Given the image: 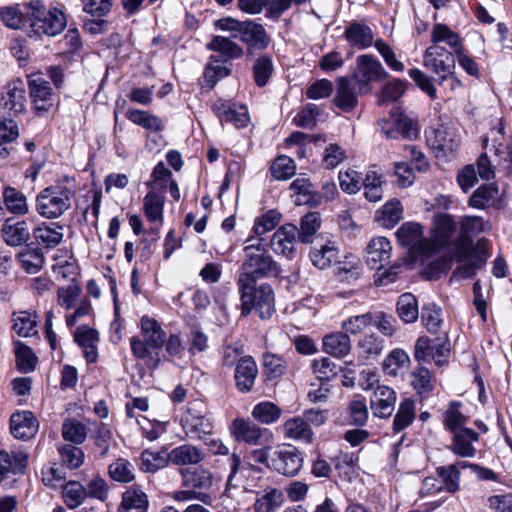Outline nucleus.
Here are the masks:
<instances>
[{
  "label": "nucleus",
  "instance_id": "f257e3e1",
  "mask_svg": "<svg viewBox=\"0 0 512 512\" xmlns=\"http://www.w3.org/2000/svg\"><path fill=\"white\" fill-rule=\"evenodd\" d=\"M396 237L400 245L408 247L413 257L426 266L425 274L429 279H436L451 268V257H434L435 247L430 239L423 237L422 226L419 223H403L396 231Z\"/></svg>",
  "mask_w": 512,
  "mask_h": 512
},
{
  "label": "nucleus",
  "instance_id": "f03ea898",
  "mask_svg": "<svg viewBox=\"0 0 512 512\" xmlns=\"http://www.w3.org/2000/svg\"><path fill=\"white\" fill-rule=\"evenodd\" d=\"M76 192L75 178L63 176L38 193L35 209L45 219H58L71 208Z\"/></svg>",
  "mask_w": 512,
  "mask_h": 512
},
{
  "label": "nucleus",
  "instance_id": "7ed1b4c3",
  "mask_svg": "<svg viewBox=\"0 0 512 512\" xmlns=\"http://www.w3.org/2000/svg\"><path fill=\"white\" fill-rule=\"evenodd\" d=\"M243 251L245 259L240 267V281H257L267 276H278L280 268L266 250L262 238L249 237Z\"/></svg>",
  "mask_w": 512,
  "mask_h": 512
},
{
  "label": "nucleus",
  "instance_id": "20e7f679",
  "mask_svg": "<svg viewBox=\"0 0 512 512\" xmlns=\"http://www.w3.org/2000/svg\"><path fill=\"white\" fill-rule=\"evenodd\" d=\"M26 7L30 22L27 33L29 38L40 39L44 35L56 36L64 30L66 17L61 10L57 8L47 10L41 0H31Z\"/></svg>",
  "mask_w": 512,
  "mask_h": 512
},
{
  "label": "nucleus",
  "instance_id": "39448f33",
  "mask_svg": "<svg viewBox=\"0 0 512 512\" xmlns=\"http://www.w3.org/2000/svg\"><path fill=\"white\" fill-rule=\"evenodd\" d=\"M257 281H240L237 285L240 293L241 314L248 316L255 310L259 317L269 318L275 311L274 292L269 284L256 286Z\"/></svg>",
  "mask_w": 512,
  "mask_h": 512
},
{
  "label": "nucleus",
  "instance_id": "423d86ee",
  "mask_svg": "<svg viewBox=\"0 0 512 512\" xmlns=\"http://www.w3.org/2000/svg\"><path fill=\"white\" fill-rule=\"evenodd\" d=\"M179 424L190 440H206L214 431L207 404L196 399L187 404L179 416Z\"/></svg>",
  "mask_w": 512,
  "mask_h": 512
},
{
  "label": "nucleus",
  "instance_id": "0eeeda50",
  "mask_svg": "<svg viewBox=\"0 0 512 512\" xmlns=\"http://www.w3.org/2000/svg\"><path fill=\"white\" fill-rule=\"evenodd\" d=\"M391 253L392 245L386 237H374L367 244L365 261L371 269L378 271L375 280L378 285H388L396 280V272H380L389 263Z\"/></svg>",
  "mask_w": 512,
  "mask_h": 512
},
{
  "label": "nucleus",
  "instance_id": "6e6552de",
  "mask_svg": "<svg viewBox=\"0 0 512 512\" xmlns=\"http://www.w3.org/2000/svg\"><path fill=\"white\" fill-rule=\"evenodd\" d=\"M379 127L388 139L414 140L419 135L417 121L403 113L398 107L392 109L388 119L379 121Z\"/></svg>",
  "mask_w": 512,
  "mask_h": 512
},
{
  "label": "nucleus",
  "instance_id": "1a4fd4ad",
  "mask_svg": "<svg viewBox=\"0 0 512 512\" xmlns=\"http://www.w3.org/2000/svg\"><path fill=\"white\" fill-rule=\"evenodd\" d=\"M229 432L237 442L252 446L267 445L273 442L271 430L242 417H237L229 425Z\"/></svg>",
  "mask_w": 512,
  "mask_h": 512
},
{
  "label": "nucleus",
  "instance_id": "9d476101",
  "mask_svg": "<svg viewBox=\"0 0 512 512\" xmlns=\"http://www.w3.org/2000/svg\"><path fill=\"white\" fill-rule=\"evenodd\" d=\"M358 84V92H369L370 84L388 77L380 61L368 54L360 55L356 59V68L350 76Z\"/></svg>",
  "mask_w": 512,
  "mask_h": 512
},
{
  "label": "nucleus",
  "instance_id": "9b49d317",
  "mask_svg": "<svg viewBox=\"0 0 512 512\" xmlns=\"http://www.w3.org/2000/svg\"><path fill=\"white\" fill-rule=\"evenodd\" d=\"M28 89L33 109L37 115H43L53 107L55 94L42 73H33L28 76Z\"/></svg>",
  "mask_w": 512,
  "mask_h": 512
},
{
  "label": "nucleus",
  "instance_id": "f8f14e48",
  "mask_svg": "<svg viewBox=\"0 0 512 512\" xmlns=\"http://www.w3.org/2000/svg\"><path fill=\"white\" fill-rule=\"evenodd\" d=\"M303 465V457L297 447L291 444H280L272 451L270 468L276 472L293 477L299 473Z\"/></svg>",
  "mask_w": 512,
  "mask_h": 512
},
{
  "label": "nucleus",
  "instance_id": "ddd939ff",
  "mask_svg": "<svg viewBox=\"0 0 512 512\" xmlns=\"http://www.w3.org/2000/svg\"><path fill=\"white\" fill-rule=\"evenodd\" d=\"M423 65L440 78L455 70V58L445 48L439 45H431L424 52Z\"/></svg>",
  "mask_w": 512,
  "mask_h": 512
},
{
  "label": "nucleus",
  "instance_id": "4468645a",
  "mask_svg": "<svg viewBox=\"0 0 512 512\" xmlns=\"http://www.w3.org/2000/svg\"><path fill=\"white\" fill-rule=\"evenodd\" d=\"M490 226L479 216H464L460 220V235L453 247L466 255L473 248L472 238L489 230Z\"/></svg>",
  "mask_w": 512,
  "mask_h": 512
},
{
  "label": "nucleus",
  "instance_id": "2eb2a0df",
  "mask_svg": "<svg viewBox=\"0 0 512 512\" xmlns=\"http://www.w3.org/2000/svg\"><path fill=\"white\" fill-rule=\"evenodd\" d=\"M298 241V228L296 225L287 223L280 226L272 235L270 246L274 253L292 259L296 253Z\"/></svg>",
  "mask_w": 512,
  "mask_h": 512
},
{
  "label": "nucleus",
  "instance_id": "dca6fc26",
  "mask_svg": "<svg viewBox=\"0 0 512 512\" xmlns=\"http://www.w3.org/2000/svg\"><path fill=\"white\" fill-rule=\"evenodd\" d=\"M427 142L437 151V157L448 156L459 148L460 137L454 129L441 125L427 134Z\"/></svg>",
  "mask_w": 512,
  "mask_h": 512
},
{
  "label": "nucleus",
  "instance_id": "f3484780",
  "mask_svg": "<svg viewBox=\"0 0 512 512\" xmlns=\"http://www.w3.org/2000/svg\"><path fill=\"white\" fill-rule=\"evenodd\" d=\"M212 110L221 124L231 123L236 128L245 127L249 122L248 110L243 105H237L223 99H218L212 105Z\"/></svg>",
  "mask_w": 512,
  "mask_h": 512
},
{
  "label": "nucleus",
  "instance_id": "a211bd4d",
  "mask_svg": "<svg viewBox=\"0 0 512 512\" xmlns=\"http://www.w3.org/2000/svg\"><path fill=\"white\" fill-rule=\"evenodd\" d=\"M2 104L5 109L20 114L26 111V89L24 82L17 78L8 82L2 92Z\"/></svg>",
  "mask_w": 512,
  "mask_h": 512
},
{
  "label": "nucleus",
  "instance_id": "6ab92c4d",
  "mask_svg": "<svg viewBox=\"0 0 512 512\" xmlns=\"http://www.w3.org/2000/svg\"><path fill=\"white\" fill-rule=\"evenodd\" d=\"M164 205L165 197L163 194L149 190L143 198V212L146 219L156 225L150 232L156 236L159 235V227L164 223Z\"/></svg>",
  "mask_w": 512,
  "mask_h": 512
},
{
  "label": "nucleus",
  "instance_id": "aec40b11",
  "mask_svg": "<svg viewBox=\"0 0 512 512\" xmlns=\"http://www.w3.org/2000/svg\"><path fill=\"white\" fill-rule=\"evenodd\" d=\"M396 400V392L391 387L377 385L370 398L373 415L379 418L389 417L394 411Z\"/></svg>",
  "mask_w": 512,
  "mask_h": 512
},
{
  "label": "nucleus",
  "instance_id": "412c9836",
  "mask_svg": "<svg viewBox=\"0 0 512 512\" xmlns=\"http://www.w3.org/2000/svg\"><path fill=\"white\" fill-rule=\"evenodd\" d=\"M358 84L351 77H341L337 80L335 105L345 112L353 110L358 103Z\"/></svg>",
  "mask_w": 512,
  "mask_h": 512
},
{
  "label": "nucleus",
  "instance_id": "4be33fe9",
  "mask_svg": "<svg viewBox=\"0 0 512 512\" xmlns=\"http://www.w3.org/2000/svg\"><path fill=\"white\" fill-rule=\"evenodd\" d=\"M344 37L351 48L363 50L375 44L374 33L365 23L353 21L344 31Z\"/></svg>",
  "mask_w": 512,
  "mask_h": 512
},
{
  "label": "nucleus",
  "instance_id": "5701e85b",
  "mask_svg": "<svg viewBox=\"0 0 512 512\" xmlns=\"http://www.w3.org/2000/svg\"><path fill=\"white\" fill-rule=\"evenodd\" d=\"M258 368L251 356L241 357L235 367V381L237 389L242 393L250 392L254 386Z\"/></svg>",
  "mask_w": 512,
  "mask_h": 512
},
{
  "label": "nucleus",
  "instance_id": "b1692460",
  "mask_svg": "<svg viewBox=\"0 0 512 512\" xmlns=\"http://www.w3.org/2000/svg\"><path fill=\"white\" fill-rule=\"evenodd\" d=\"M10 430L15 438L26 440L37 433L38 422L30 411L15 412L10 418Z\"/></svg>",
  "mask_w": 512,
  "mask_h": 512
},
{
  "label": "nucleus",
  "instance_id": "393cba45",
  "mask_svg": "<svg viewBox=\"0 0 512 512\" xmlns=\"http://www.w3.org/2000/svg\"><path fill=\"white\" fill-rule=\"evenodd\" d=\"M449 449L457 456L472 458L476 455L477 449L474 443L478 441L479 435L472 429L459 430L452 433Z\"/></svg>",
  "mask_w": 512,
  "mask_h": 512
},
{
  "label": "nucleus",
  "instance_id": "a878e982",
  "mask_svg": "<svg viewBox=\"0 0 512 512\" xmlns=\"http://www.w3.org/2000/svg\"><path fill=\"white\" fill-rule=\"evenodd\" d=\"M64 228L55 222H42L33 229V237L36 242L46 249L58 246L64 238Z\"/></svg>",
  "mask_w": 512,
  "mask_h": 512
},
{
  "label": "nucleus",
  "instance_id": "bb28decb",
  "mask_svg": "<svg viewBox=\"0 0 512 512\" xmlns=\"http://www.w3.org/2000/svg\"><path fill=\"white\" fill-rule=\"evenodd\" d=\"M1 235L4 242L11 247L21 246L30 239L27 222L15 218H8L3 223Z\"/></svg>",
  "mask_w": 512,
  "mask_h": 512
},
{
  "label": "nucleus",
  "instance_id": "cd10ccee",
  "mask_svg": "<svg viewBox=\"0 0 512 512\" xmlns=\"http://www.w3.org/2000/svg\"><path fill=\"white\" fill-rule=\"evenodd\" d=\"M281 431L285 438L304 443H311L313 441L314 433L303 418V416H294L286 419L282 426Z\"/></svg>",
  "mask_w": 512,
  "mask_h": 512
},
{
  "label": "nucleus",
  "instance_id": "c85d7f7f",
  "mask_svg": "<svg viewBox=\"0 0 512 512\" xmlns=\"http://www.w3.org/2000/svg\"><path fill=\"white\" fill-rule=\"evenodd\" d=\"M452 253L455 260L460 263L453 273L454 277L470 278L485 262V259L476 253L473 248L466 255H462L460 249L453 247Z\"/></svg>",
  "mask_w": 512,
  "mask_h": 512
},
{
  "label": "nucleus",
  "instance_id": "c756f323",
  "mask_svg": "<svg viewBox=\"0 0 512 512\" xmlns=\"http://www.w3.org/2000/svg\"><path fill=\"white\" fill-rule=\"evenodd\" d=\"M290 189L296 205L317 206L321 202V197L317 194L314 185L305 177H297L290 184Z\"/></svg>",
  "mask_w": 512,
  "mask_h": 512
},
{
  "label": "nucleus",
  "instance_id": "7c9ffc66",
  "mask_svg": "<svg viewBox=\"0 0 512 512\" xmlns=\"http://www.w3.org/2000/svg\"><path fill=\"white\" fill-rule=\"evenodd\" d=\"M75 342L83 349L86 360L93 363L97 360V343L99 341V334L97 330L82 325L74 331Z\"/></svg>",
  "mask_w": 512,
  "mask_h": 512
},
{
  "label": "nucleus",
  "instance_id": "2f4dec72",
  "mask_svg": "<svg viewBox=\"0 0 512 512\" xmlns=\"http://www.w3.org/2000/svg\"><path fill=\"white\" fill-rule=\"evenodd\" d=\"M239 38L249 49L263 50L268 46L269 42L264 27L252 21L243 22Z\"/></svg>",
  "mask_w": 512,
  "mask_h": 512
},
{
  "label": "nucleus",
  "instance_id": "473e14b6",
  "mask_svg": "<svg viewBox=\"0 0 512 512\" xmlns=\"http://www.w3.org/2000/svg\"><path fill=\"white\" fill-rule=\"evenodd\" d=\"M338 249L334 242H317L309 252L312 264L318 269H326L337 260Z\"/></svg>",
  "mask_w": 512,
  "mask_h": 512
},
{
  "label": "nucleus",
  "instance_id": "72a5a7b5",
  "mask_svg": "<svg viewBox=\"0 0 512 512\" xmlns=\"http://www.w3.org/2000/svg\"><path fill=\"white\" fill-rule=\"evenodd\" d=\"M385 341L375 333L365 334L357 344L358 357L365 361L376 360L383 352Z\"/></svg>",
  "mask_w": 512,
  "mask_h": 512
},
{
  "label": "nucleus",
  "instance_id": "f704fd0d",
  "mask_svg": "<svg viewBox=\"0 0 512 512\" xmlns=\"http://www.w3.org/2000/svg\"><path fill=\"white\" fill-rule=\"evenodd\" d=\"M203 459L202 450L192 444H183L170 451V462L178 466L196 465Z\"/></svg>",
  "mask_w": 512,
  "mask_h": 512
},
{
  "label": "nucleus",
  "instance_id": "c9c22d12",
  "mask_svg": "<svg viewBox=\"0 0 512 512\" xmlns=\"http://www.w3.org/2000/svg\"><path fill=\"white\" fill-rule=\"evenodd\" d=\"M455 224L452 217L448 214H438L434 220V236L432 244L435 247V252L439 247L445 246L449 243Z\"/></svg>",
  "mask_w": 512,
  "mask_h": 512
},
{
  "label": "nucleus",
  "instance_id": "e433bc0d",
  "mask_svg": "<svg viewBox=\"0 0 512 512\" xmlns=\"http://www.w3.org/2000/svg\"><path fill=\"white\" fill-rule=\"evenodd\" d=\"M499 200V189L495 184H484L478 187L470 196L468 204L475 209L494 206Z\"/></svg>",
  "mask_w": 512,
  "mask_h": 512
},
{
  "label": "nucleus",
  "instance_id": "4c0bfd02",
  "mask_svg": "<svg viewBox=\"0 0 512 512\" xmlns=\"http://www.w3.org/2000/svg\"><path fill=\"white\" fill-rule=\"evenodd\" d=\"M141 332L144 340L151 349H160L165 343L166 333L160 324L153 318L144 316L141 318Z\"/></svg>",
  "mask_w": 512,
  "mask_h": 512
},
{
  "label": "nucleus",
  "instance_id": "58836bf2",
  "mask_svg": "<svg viewBox=\"0 0 512 512\" xmlns=\"http://www.w3.org/2000/svg\"><path fill=\"white\" fill-rule=\"evenodd\" d=\"M323 350L337 358L345 357L351 350L348 334L342 332L331 333L323 338Z\"/></svg>",
  "mask_w": 512,
  "mask_h": 512
},
{
  "label": "nucleus",
  "instance_id": "ea45409f",
  "mask_svg": "<svg viewBox=\"0 0 512 512\" xmlns=\"http://www.w3.org/2000/svg\"><path fill=\"white\" fill-rule=\"evenodd\" d=\"M403 217V207L398 200H391L376 212L375 220L385 228H393Z\"/></svg>",
  "mask_w": 512,
  "mask_h": 512
},
{
  "label": "nucleus",
  "instance_id": "a19ab883",
  "mask_svg": "<svg viewBox=\"0 0 512 512\" xmlns=\"http://www.w3.org/2000/svg\"><path fill=\"white\" fill-rule=\"evenodd\" d=\"M13 331L20 337L37 334V315L28 311L14 312L12 315Z\"/></svg>",
  "mask_w": 512,
  "mask_h": 512
},
{
  "label": "nucleus",
  "instance_id": "79ce46f5",
  "mask_svg": "<svg viewBox=\"0 0 512 512\" xmlns=\"http://www.w3.org/2000/svg\"><path fill=\"white\" fill-rule=\"evenodd\" d=\"M431 42L432 45L445 43L454 51V53L463 48L459 34L442 23H436L433 26L431 30Z\"/></svg>",
  "mask_w": 512,
  "mask_h": 512
},
{
  "label": "nucleus",
  "instance_id": "37998d69",
  "mask_svg": "<svg viewBox=\"0 0 512 512\" xmlns=\"http://www.w3.org/2000/svg\"><path fill=\"white\" fill-rule=\"evenodd\" d=\"M27 459L28 456L23 451L13 452L10 455L6 451L0 450V482L9 472L14 474L21 472L26 467Z\"/></svg>",
  "mask_w": 512,
  "mask_h": 512
},
{
  "label": "nucleus",
  "instance_id": "c03bdc74",
  "mask_svg": "<svg viewBox=\"0 0 512 512\" xmlns=\"http://www.w3.org/2000/svg\"><path fill=\"white\" fill-rule=\"evenodd\" d=\"M206 47L210 51L220 53L226 60L238 59L243 55V49L237 43L220 35L214 36Z\"/></svg>",
  "mask_w": 512,
  "mask_h": 512
},
{
  "label": "nucleus",
  "instance_id": "a18cd8bd",
  "mask_svg": "<svg viewBox=\"0 0 512 512\" xmlns=\"http://www.w3.org/2000/svg\"><path fill=\"white\" fill-rule=\"evenodd\" d=\"M283 501V493L276 488H270L257 494L253 508L255 512H274L283 504Z\"/></svg>",
  "mask_w": 512,
  "mask_h": 512
},
{
  "label": "nucleus",
  "instance_id": "49530a36",
  "mask_svg": "<svg viewBox=\"0 0 512 512\" xmlns=\"http://www.w3.org/2000/svg\"><path fill=\"white\" fill-rule=\"evenodd\" d=\"M282 414V410L275 403L262 401L257 403L251 412L253 419L264 425H271L277 422Z\"/></svg>",
  "mask_w": 512,
  "mask_h": 512
},
{
  "label": "nucleus",
  "instance_id": "de8ad7c7",
  "mask_svg": "<svg viewBox=\"0 0 512 512\" xmlns=\"http://www.w3.org/2000/svg\"><path fill=\"white\" fill-rule=\"evenodd\" d=\"M125 115L132 123L139 125L144 129L159 132L164 128L163 121L159 117L146 111L128 109Z\"/></svg>",
  "mask_w": 512,
  "mask_h": 512
},
{
  "label": "nucleus",
  "instance_id": "09e8293b",
  "mask_svg": "<svg viewBox=\"0 0 512 512\" xmlns=\"http://www.w3.org/2000/svg\"><path fill=\"white\" fill-rule=\"evenodd\" d=\"M415 419V402L410 398L403 399L393 421V431L399 433L412 424Z\"/></svg>",
  "mask_w": 512,
  "mask_h": 512
},
{
  "label": "nucleus",
  "instance_id": "8fccbe9b",
  "mask_svg": "<svg viewBox=\"0 0 512 512\" xmlns=\"http://www.w3.org/2000/svg\"><path fill=\"white\" fill-rule=\"evenodd\" d=\"M168 462H170V452L165 449L159 451L146 449L141 453L142 469L146 472H155L164 468Z\"/></svg>",
  "mask_w": 512,
  "mask_h": 512
},
{
  "label": "nucleus",
  "instance_id": "3c124183",
  "mask_svg": "<svg viewBox=\"0 0 512 512\" xmlns=\"http://www.w3.org/2000/svg\"><path fill=\"white\" fill-rule=\"evenodd\" d=\"M397 313L405 323H413L419 315L417 299L410 293L402 294L397 301Z\"/></svg>",
  "mask_w": 512,
  "mask_h": 512
},
{
  "label": "nucleus",
  "instance_id": "603ef678",
  "mask_svg": "<svg viewBox=\"0 0 512 512\" xmlns=\"http://www.w3.org/2000/svg\"><path fill=\"white\" fill-rule=\"evenodd\" d=\"M460 406L459 402H451L443 415L444 426L451 433L466 429L463 425L467 422L468 417L460 411Z\"/></svg>",
  "mask_w": 512,
  "mask_h": 512
},
{
  "label": "nucleus",
  "instance_id": "864d4df0",
  "mask_svg": "<svg viewBox=\"0 0 512 512\" xmlns=\"http://www.w3.org/2000/svg\"><path fill=\"white\" fill-rule=\"evenodd\" d=\"M62 496L70 509L79 507L87 497L86 488L77 481H70L63 485Z\"/></svg>",
  "mask_w": 512,
  "mask_h": 512
},
{
  "label": "nucleus",
  "instance_id": "5fc2aeb1",
  "mask_svg": "<svg viewBox=\"0 0 512 512\" xmlns=\"http://www.w3.org/2000/svg\"><path fill=\"white\" fill-rule=\"evenodd\" d=\"M231 69L220 61L216 56H211L204 70V79L210 88H213L216 83L227 77Z\"/></svg>",
  "mask_w": 512,
  "mask_h": 512
},
{
  "label": "nucleus",
  "instance_id": "6e6d98bb",
  "mask_svg": "<svg viewBox=\"0 0 512 512\" xmlns=\"http://www.w3.org/2000/svg\"><path fill=\"white\" fill-rule=\"evenodd\" d=\"M321 226V218L319 213L310 212L303 216L300 220V229L298 230V236L303 243H312L315 233Z\"/></svg>",
  "mask_w": 512,
  "mask_h": 512
},
{
  "label": "nucleus",
  "instance_id": "4d7b16f0",
  "mask_svg": "<svg viewBox=\"0 0 512 512\" xmlns=\"http://www.w3.org/2000/svg\"><path fill=\"white\" fill-rule=\"evenodd\" d=\"M7 209L16 215H24L29 211L25 195L12 187H7L3 193Z\"/></svg>",
  "mask_w": 512,
  "mask_h": 512
},
{
  "label": "nucleus",
  "instance_id": "13d9d810",
  "mask_svg": "<svg viewBox=\"0 0 512 512\" xmlns=\"http://www.w3.org/2000/svg\"><path fill=\"white\" fill-rule=\"evenodd\" d=\"M409 363V356L402 349L392 350L382 363L383 371L392 377H396L400 369Z\"/></svg>",
  "mask_w": 512,
  "mask_h": 512
},
{
  "label": "nucleus",
  "instance_id": "bf43d9fd",
  "mask_svg": "<svg viewBox=\"0 0 512 512\" xmlns=\"http://www.w3.org/2000/svg\"><path fill=\"white\" fill-rule=\"evenodd\" d=\"M173 181L171 171L163 162H159L151 173V180L147 183L150 190L160 191L161 194L167 190L168 185Z\"/></svg>",
  "mask_w": 512,
  "mask_h": 512
},
{
  "label": "nucleus",
  "instance_id": "052dcab7",
  "mask_svg": "<svg viewBox=\"0 0 512 512\" xmlns=\"http://www.w3.org/2000/svg\"><path fill=\"white\" fill-rule=\"evenodd\" d=\"M19 261L26 272L37 273L44 263V255L39 248L27 247L19 254Z\"/></svg>",
  "mask_w": 512,
  "mask_h": 512
},
{
  "label": "nucleus",
  "instance_id": "680f3d73",
  "mask_svg": "<svg viewBox=\"0 0 512 512\" xmlns=\"http://www.w3.org/2000/svg\"><path fill=\"white\" fill-rule=\"evenodd\" d=\"M437 475L442 479L440 481L449 493H455L460 487V471L458 465L440 466L436 469Z\"/></svg>",
  "mask_w": 512,
  "mask_h": 512
},
{
  "label": "nucleus",
  "instance_id": "e2e57ef3",
  "mask_svg": "<svg viewBox=\"0 0 512 512\" xmlns=\"http://www.w3.org/2000/svg\"><path fill=\"white\" fill-rule=\"evenodd\" d=\"M16 364L21 372L28 373L35 369L37 357L33 351L22 342H15Z\"/></svg>",
  "mask_w": 512,
  "mask_h": 512
},
{
  "label": "nucleus",
  "instance_id": "0e129e2a",
  "mask_svg": "<svg viewBox=\"0 0 512 512\" xmlns=\"http://www.w3.org/2000/svg\"><path fill=\"white\" fill-rule=\"evenodd\" d=\"M274 71L272 59L267 55H262L256 59L253 66V76L257 86H265Z\"/></svg>",
  "mask_w": 512,
  "mask_h": 512
},
{
  "label": "nucleus",
  "instance_id": "69168bd1",
  "mask_svg": "<svg viewBox=\"0 0 512 512\" xmlns=\"http://www.w3.org/2000/svg\"><path fill=\"white\" fill-rule=\"evenodd\" d=\"M349 423L356 426H363L368 420V408L363 397L352 399L347 408Z\"/></svg>",
  "mask_w": 512,
  "mask_h": 512
},
{
  "label": "nucleus",
  "instance_id": "338daca9",
  "mask_svg": "<svg viewBox=\"0 0 512 512\" xmlns=\"http://www.w3.org/2000/svg\"><path fill=\"white\" fill-rule=\"evenodd\" d=\"M61 462L69 469H77L84 462V452L81 448L66 444L58 448Z\"/></svg>",
  "mask_w": 512,
  "mask_h": 512
},
{
  "label": "nucleus",
  "instance_id": "774afa93",
  "mask_svg": "<svg viewBox=\"0 0 512 512\" xmlns=\"http://www.w3.org/2000/svg\"><path fill=\"white\" fill-rule=\"evenodd\" d=\"M62 436L74 444H81L87 436L86 427L76 419H67L62 425Z\"/></svg>",
  "mask_w": 512,
  "mask_h": 512
}]
</instances>
